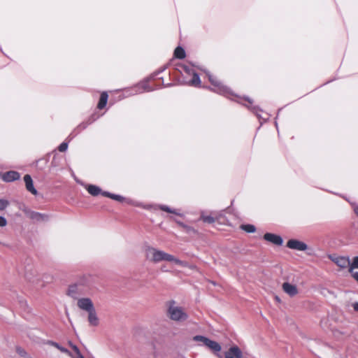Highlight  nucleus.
<instances>
[{
	"label": "nucleus",
	"mask_w": 358,
	"mask_h": 358,
	"mask_svg": "<svg viewBox=\"0 0 358 358\" xmlns=\"http://www.w3.org/2000/svg\"><path fill=\"white\" fill-rule=\"evenodd\" d=\"M205 72L208 78L210 83L213 86V87H208L209 90L232 100H234V97L236 98L237 99L236 101L238 103H242L243 105L246 106L250 110L256 114L259 119L262 118L261 115L258 113V112L260 111V109L259 108L258 106H252V99H250L249 97H238L227 86L223 85L222 83L220 80H219V79L216 76L212 75L208 71Z\"/></svg>",
	"instance_id": "f257e3e1"
},
{
	"label": "nucleus",
	"mask_w": 358,
	"mask_h": 358,
	"mask_svg": "<svg viewBox=\"0 0 358 358\" xmlns=\"http://www.w3.org/2000/svg\"><path fill=\"white\" fill-rule=\"evenodd\" d=\"M145 256L149 261L155 264L159 263L162 261H167L173 262L182 267L189 266L187 262L181 261L179 259L176 258L173 255L168 254L162 250H159L151 246H148L145 249Z\"/></svg>",
	"instance_id": "f03ea898"
},
{
	"label": "nucleus",
	"mask_w": 358,
	"mask_h": 358,
	"mask_svg": "<svg viewBox=\"0 0 358 358\" xmlns=\"http://www.w3.org/2000/svg\"><path fill=\"white\" fill-rule=\"evenodd\" d=\"M90 285V277L83 276L77 282L69 285L67 294L73 299H78L88 293Z\"/></svg>",
	"instance_id": "7ed1b4c3"
},
{
	"label": "nucleus",
	"mask_w": 358,
	"mask_h": 358,
	"mask_svg": "<svg viewBox=\"0 0 358 358\" xmlns=\"http://www.w3.org/2000/svg\"><path fill=\"white\" fill-rule=\"evenodd\" d=\"M164 71L163 69L159 70L155 73L154 75L151 76L150 78L140 82L139 83L134 85L131 87L127 88L124 90V93L127 96H134L138 94L143 93V92H151L155 89L150 87L148 84V82L150 79H153L156 76L159 75L161 72Z\"/></svg>",
	"instance_id": "20e7f679"
},
{
	"label": "nucleus",
	"mask_w": 358,
	"mask_h": 358,
	"mask_svg": "<svg viewBox=\"0 0 358 358\" xmlns=\"http://www.w3.org/2000/svg\"><path fill=\"white\" fill-rule=\"evenodd\" d=\"M174 301L169 302L167 309V316L173 321L183 322L188 318L187 314L183 310V309L175 305Z\"/></svg>",
	"instance_id": "39448f33"
},
{
	"label": "nucleus",
	"mask_w": 358,
	"mask_h": 358,
	"mask_svg": "<svg viewBox=\"0 0 358 358\" xmlns=\"http://www.w3.org/2000/svg\"><path fill=\"white\" fill-rule=\"evenodd\" d=\"M194 341L199 342V346H205L213 352H218L221 350V345L216 341H212L208 338L196 335L194 336L192 338Z\"/></svg>",
	"instance_id": "423d86ee"
},
{
	"label": "nucleus",
	"mask_w": 358,
	"mask_h": 358,
	"mask_svg": "<svg viewBox=\"0 0 358 358\" xmlns=\"http://www.w3.org/2000/svg\"><path fill=\"white\" fill-rule=\"evenodd\" d=\"M127 203L129 204H130V205L134 206L141 207V208H143L147 209V210H150V209H153V210L160 209V210H162L163 211H165V212H167V213H173V214H175V215H179V216H182V215L181 213H178L176 210L172 209V208H171L170 207H169L168 206H166V205H159V206L144 205L142 203H140V202H138V201H133V200H131V199H128L127 200Z\"/></svg>",
	"instance_id": "0eeeda50"
},
{
	"label": "nucleus",
	"mask_w": 358,
	"mask_h": 358,
	"mask_svg": "<svg viewBox=\"0 0 358 358\" xmlns=\"http://www.w3.org/2000/svg\"><path fill=\"white\" fill-rule=\"evenodd\" d=\"M76 182L84 187L86 190L90 194H91L93 196H96L99 194H102L104 191H102L101 189L95 185H91V184H85L83 182H82L80 180H76Z\"/></svg>",
	"instance_id": "6e6552de"
},
{
	"label": "nucleus",
	"mask_w": 358,
	"mask_h": 358,
	"mask_svg": "<svg viewBox=\"0 0 358 358\" xmlns=\"http://www.w3.org/2000/svg\"><path fill=\"white\" fill-rule=\"evenodd\" d=\"M78 307L86 312H88L94 308L92 301L90 298L81 297L77 299Z\"/></svg>",
	"instance_id": "1a4fd4ad"
},
{
	"label": "nucleus",
	"mask_w": 358,
	"mask_h": 358,
	"mask_svg": "<svg viewBox=\"0 0 358 358\" xmlns=\"http://www.w3.org/2000/svg\"><path fill=\"white\" fill-rule=\"evenodd\" d=\"M287 247L298 251H305L308 248V245L305 243L297 239L289 240L287 243Z\"/></svg>",
	"instance_id": "9d476101"
},
{
	"label": "nucleus",
	"mask_w": 358,
	"mask_h": 358,
	"mask_svg": "<svg viewBox=\"0 0 358 358\" xmlns=\"http://www.w3.org/2000/svg\"><path fill=\"white\" fill-rule=\"evenodd\" d=\"M20 174L15 171H9L3 173V175H1V179L6 182H11L20 179Z\"/></svg>",
	"instance_id": "9b49d317"
},
{
	"label": "nucleus",
	"mask_w": 358,
	"mask_h": 358,
	"mask_svg": "<svg viewBox=\"0 0 358 358\" xmlns=\"http://www.w3.org/2000/svg\"><path fill=\"white\" fill-rule=\"evenodd\" d=\"M264 239L275 245H282L283 243V240L280 236L272 233H266L264 235Z\"/></svg>",
	"instance_id": "f8f14e48"
},
{
	"label": "nucleus",
	"mask_w": 358,
	"mask_h": 358,
	"mask_svg": "<svg viewBox=\"0 0 358 358\" xmlns=\"http://www.w3.org/2000/svg\"><path fill=\"white\" fill-rule=\"evenodd\" d=\"M24 181L25 183L27 190L31 192L32 194L36 195L38 194V192L34 186L33 180L31 176L29 174H26L24 176Z\"/></svg>",
	"instance_id": "ddd939ff"
},
{
	"label": "nucleus",
	"mask_w": 358,
	"mask_h": 358,
	"mask_svg": "<svg viewBox=\"0 0 358 358\" xmlns=\"http://www.w3.org/2000/svg\"><path fill=\"white\" fill-rule=\"evenodd\" d=\"M331 260L340 268H345L350 266V259L346 257H336L331 258Z\"/></svg>",
	"instance_id": "4468645a"
},
{
	"label": "nucleus",
	"mask_w": 358,
	"mask_h": 358,
	"mask_svg": "<svg viewBox=\"0 0 358 358\" xmlns=\"http://www.w3.org/2000/svg\"><path fill=\"white\" fill-rule=\"evenodd\" d=\"M87 321L90 326L97 327L99 324V320L96 314L95 308L87 312Z\"/></svg>",
	"instance_id": "2eb2a0df"
},
{
	"label": "nucleus",
	"mask_w": 358,
	"mask_h": 358,
	"mask_svg": "<svg viewBox=\"0 0 358 358\" xmlns=\"http://www.w3.org/2000/svg\"><path fill=\"white\" fill-rule=\"evenodd\" d=\"M282 289L290 296H294L298 294L296 286L287 282H285L282 284Z\"/></svg>",
	"instance_id": "dca6fc26"
},
{
	"label": "nucleus",
	"mask_w": 358,
	"mask_h": 358,
	"mask_svg": "<svg viewBox=\"0 0 358 358\" xmlns=\"http://www.w3.org/2000/svg\"><path fill=\"white\" fill-rule=\"evenodd\" d=\"M27 215L30 219L36 222L48 221L49 218L48 215L42 214L35 211H30Z\"/></svg>",
	"instance_id": "f3484780"
},
{
	"label": "nucleus",
	"mask_w": 358,
	"mask_h": 358,
	"mask_svg": "<svg viewBox=\"0 0 358 358\" xmlns=\"http://www.w3.org/2000/svg\"><path fill=\"white\" fill-rule=\"evenodd\" d=\"M103 196H104L106 197H108L110 199H112L113 200H115V201H120V202H122V201H127V200H128V199H127L126 198L123 197L121 195L112 194V193H110L109 192H103Z\"/></svg>",
	"instance_id": "a211bd4d"
},
{
	"label": "nucleus",
	"mask_w": 358,
	"mask_h": 358,
	"mask_svg": "<svg viewBox=\"0 0 358 358\" xmlns=\"http://www.w3.org/2000/svg\"><path fill=\"white\" fill-rule=\"evenodd\" d=\"M108 97V94L106 92H103L101 94L99 101L97 104V108L99 109H103L106 106Z\"/></svg>",
	"instance_id": "6ab92c4d"
},
{
	"label": "nucleus",
	"mask_w": 358,
	"mask_h": 358,
	"mask_svg": "<svg viewBox=\"0 0 358 358\" xmlns=\"http://www.w3.org/2000/svg\"><path fill=\"white\" fill-rule=\"evenodd\" d=\"M229 353L234 356L235 358H243V354L238 346H232L229 348Z\"/></svg>",
	"instance_id": "aec40b11"
},
{
	"label": "nucleus",
	"mask_w": 358,
	"mask_h": 358,
	"mask_svg": "<svg viewBox=\"0 0 358 358\" xmlns=\"http://www.w3.org/2000/svg\"><path fill=\"white\" fill-rule=\"evenodd\" d=\"M192 75V78L188 82V84L192 86L199 87L201 84L199 76L195 71Z\"/></svg>",
	"instance_id": "412c9836"
},
{
	"label": "nucleus",
	"mask_w": 358,
	"mask_h": 358,
	"mask_svg": "<svg viewBox=\"0 0 358 358\" xmlns=\"http://www.w3.org/2000/svg\"><path fill=\"white\" fill-rule=\"evenodd\" d=\"M174 56L180 59H184L186 56L185 50L180 46L177 47L174 51Z\"/></svg>",
	"instance_id": "4be33fe9"
},
{
	"label": "nucleus",
	"mask_w": 358,
	"mask_h": 358,
	"mask_svg": "<svg viewBox=\"0 0 358 358\" xmlns=\"http://www.w3.org/2000/svg\"><path fill=\"white\" fill-rule=\"evenodd\" d=\"M89 125H90V123H88L87 120H86L85 121L81 122L75 129L74 131L71 134V136L73 135V133H75L74 136H76L77 134L80 133L81 131L85 129Z\"/></svg>",
	"instance_id": "5701e85b"
},
{
	"label": "nucleus",
	"mask_w": 358,
	"mask_h": 358,
	"mask_svg": "<svg viewBox=\"0 0 358 358\" xmlns=\"http://www.w3.org/2000/svg\"><path fill=\"white\" fill-rule=\"evenodd\" d=\"M240 227L247 233H254L256 231L255 226L250 224H241Z\"/></svg>",
	"instance_id": "b1692460"
},
{
	"label": "nucleus",
	"mask_w": 358,
	"mask_h": 358,
	"mask_svg": "<svg viewBox=\"0 0 358 358\" xmlns=\"http://www.w3.org/2000/svg\"><path fill=\"white\" fill-rule=\"evenodd\" d=\"M48 343L51 345L52 346H54L57 348L58 350H59L62 352L64 353H69V350L62 346H61L59 343L54 342V341H49Z\"/></svg>",
	"instance_id": "393cba45"
},
{
	"label": "nucleus",
	"mask_w": 358,
	"mask_h": 358,
	"mask_svg": "<svg viewBox=\"0 0 358 358\" xmlns=\"http://www.w3.org/2000/svg\"><path fill=\"white\" fill-rule=\"evenodd\" d=\"M354 268H358V256L354 257L352 262L350 263L349 272L352 273Z\"/></svg>",
	"instance_id": "a878e982"
},
{
	"label": "nucleus",
	"mask_w": 358,
	"mask_h": 358,
	"mask_svg": "<svg viewBox=\"0 0 358 358\" xmlns=\"http://www.w3.org/2000/svg\"><path fill=\"white\" fill-rule=\"evenodd\" d=\"M201 220L203 222H206L208 224H212V223L215 222V219L210 215H201Z\"/></svg>",
	"instance_id": "bb28decb"
},
{
	"label": "nucleus",
	"mask_w": 358,
	"mask_h": 358,
	"mask_svg": "<svg viewBox=\"0 0 358 358\" xmlns=\"http://www.w3.org/2000/svg\"><path fill=\"white\" fill-rule=\"evenodd\" d=\"M9 205V202L6 199H0V210H5Z\"/></svg>",
	"instance_id": "cd10ccee"
},
{
	"label": "nucleus",
	"mask_w": 358,
	"mask_h": 358,
	"mask_svg": "<svg viewBox=\"0 0 358 358\" xmlns=\"http://www.w3.org/2000/svg\"><path fill=\"white\" fill-rule=\"evenodd\" d=\"M16 352L20 357H26L27 355V352L21 347H17Z\"/></svg>",
	"instance_id": "c85d7f7f"
},
{
	"label": "nucleus",
	"mask_w": 358,
	"mask_h": 358,
	"mask_svg": "<svg viewBox=\"0 0 358 358\" xmlns=\"http://www.w3.org/2000/svg\"><path fill=\"white\" fill-rule=\"evenodd\" d=\"M99 117V116L98 115H96V113L92 114L87 118L88 123H90V124H91L92 123L95 122Z\"/></svg>",
	"instance_id": "c756f323"
},
{
	"label": "nucleus",
	"mask_w": 358,
	"mask_h": 358,
	"mask_svg": "<svg viewBox=\"0 0 358 358\" xmlns=\"http://www.w3.org/2000/svg\"><path fill=\"white\" fill-rule=\"evenodd\" d=\"M68 149V143L63 142L58 147V150L59 152H65Z\"/></svg>",
	"instance_id": "7c9ffc66"
},
{
	"label": "nucleus",
	"mask_w": 358,
	"mask_h": 358,
	"mask_svg": "<svg viewBox=\"0 0 358 358\" xmlns=\"http://www.w3.org/2000/svg\"><path fill=\"white\" fill-rule=\"evenodd\" d=\"M69 356H70L71 358H79L80 356H83V355L80 353V351H78L72 353L69 351V353H66Z\"/></svg>",
	"instance_id": "2f4dec72"
},
{
	"label": "nucleus",
	"mask_w": 358,
	"mask_h": 358,
	"mask_svg": "<svg viewBox=\"0 0 358 358\" xmlns=\"http://www.w3.org/2000/svg\"><path fill=\"white\" fill-rule=\"evenodd\" d=\"M183 70H184V71H185L186 73H187V74H189V75H192V74L193 73V72H194V71L192 68H189V67L186 66H185L183 67Z\"/></svg>",
	"instance_id": "473e14b6"
},
{
	"label": "nucleus",
	"mask_w": 358,
	"mask_h": 358,
	"mask_svg": "<svg viewBox=\"0 0 358 358\" xmlns=\"http://www.w3.org/2000/svg\"><path fill=\"white\" fill-rule=\"evenodd\" d=\"M6 224H7L6 219L3 216H0V227H3L6 226Z\"/></svg>",
	"instance_id": "72a5a7b5"
},
{
	"label": "nucleus",
	"mask_w": 358,
	"mask_h": 358,
	"mask_svg": "<svg viewBox=\"0 0 358 358\" xmlns=\"http://www.w3.org/2000/svg\"><path fill=\"white\" fill-rule=\"evenodd\" d=\"M69 344L71 347L72 350H73V352L76 353V352L80 351L76 345H73L71 342H69Z\"/></svg>",
	"instance_id": "f704fd0d"
},
{
	"label": "nucleus",
	"mask_w": 358,
	"mask_h": 358,
	"mask_svg": "<svg viewBox=\"0 0 358 358\" xmlns=\"http://www.w3.org/2000/svg\"><path fill=\"white\" fill-rule=\"evenodd\" d=\"M351 273H352V277L354 278V279H355L357 282H358V272H353V271H352Z\"/></svg>",
	"instance_id": "c9c22d12"
},
{
	"label": "nucleus",
	"mask_w": 358,
	"mask_h": 358,
	"mask_svg": "<svg viewBox=\"0 0 358 358\" xmlns=\"http://www.w3.org/2000/svg\"><path fill=\"white\" fill-rule=\"evenodd\" d=\"M353 308L355 311L358 312V302H355L352 305Z\"/></svg>",
	"instance_id": "e433bc0d"
},
{
	"label": "nucleus",
	"mask_w": 358,
	"mask_h": 358,
	"mask_svg": "<svg viewBox=\"0 0 358 358\" xmlns=\"http://www.w3.org/2000/svg\"><path fill=\"white\" fill-rule=\"evenodd\" d=\"M225 358H235L234 356L230 355L228 352L225 354Z\"/></svg>",
	"instance_id": "4c0bfd02"
},
{
	"label": "nucleus",
	"mask_w": 358,
	"mask_h": 358,
	"mask_svg": "<svg viewBox=\"0 0 358 358\" xmlns=\"http://www.w3.org/2000/svg\"><path fill=\"white\" fill-rule=\"evenodd\" d=\"M354 212L356 214V215L358 217V206H355L354 207Z\"/></svg>",
	"instance_id": "58836bf2"
},
{
	"label": "nucleus",
	"mask_w": 358,
	"mask_h": 358,
	"mask_svg": "<svg viewBox=\"0 0 358 358\" xmlns=\"http://www.w3.org/2000/svg\"><path fill=\"white\" fill-rule=\"evenodd\" d=\"M176 222L178 224H180V225H181V226H182V227H185V224H183L182 222H179V221H177V220H176Z\"/></svg>",
	"instance_id": "ea45409f"
},
{
	"label": "nucleus",
	"mask_w": 358,
	"mask_h": 358,
	"mask_svg": "<svg viewBox=\"0 0 358 358\" xmlns=\"http://www.w3.org/2000/svg\"><path fill=\"white\" fill-rule=\"evenodd\" d=\"M162 271H167V270L166 269V267H164V266H162Z\"/></svg>",
	"instance_id": "a19ab883"
},
{
	"label": "nucleus",
	"mask_w": 358,
	"mask_h": 358,
	"mask_svg": "<svg viewBox=\"0 0 358 358\" xmlns=\"http://www.w3.org/2000/svg\"><path fill=\"white\" fill-rule=\"evenodd\" d=\"M275 124L276 128H278V123L276 122H275Z\"/></svg>",
	"instance_id": "79ce46f5"
},
{
	"label": "nucleus",
	"mask_w": 358,
	"mask_h": 358,
	"mask_svg": "<svg viewBox=\"0 0 358 358\" xmlns=\"http://www.w3.org/2000/svg\"><path fill=\"white\" fill-rule=\"evenodd\" d=\"M3 173L0 172V177L1 178V175H3Z\"/></svg>",
	"instance_id": "37998d69"
},
{
	"label": "nucleus",
	"mask_w": 358,
	"mask_h": 358,
	"mask_svg": "<svg viewBox=\"0 0 358 358\" xmlns=\"http://www.w3.org/2000/svg\"><path fill=\"white\" fill-rule=\"evenodd\" d=\"M79 358H84V357H83V356H80V357H79Z\"/></svg>",
	"instance_id": "c03bdc74"
}]
</instances>
